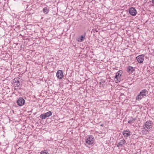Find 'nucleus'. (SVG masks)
Wrapping results in <instances>:
<instances>
[{
  "instance_id": "obj_23",
  "label": "nucleus",
  "mask_w": 154,
  "mask_h": 154,
  "mask_svg": "<svg viewBox=\"0 0 154 154\" xmlns=\"http://www.w3.org/2000/svg\"><path fill=\"white\" fill-rule=\"evenodd\" d=\"M21 47V48H22V46H21V47Z\"/></svg>"
},
{
  "instance_id": "obj_10",
  "label": "nucleus",
  "mask_w": 154,
  "mask_h": 154,
  "mask_svg": "<svg viewBox=\"0 0 154 154\" xmlns=\"http://www.w3.org/2000/svg\"><path fill=\"white\" fill-rule=\"evenodd\" d=\"M86 33L85 32L84 35H82L77 39V40L79 42H82L85 39Z\"/></svg>"
},
{
  "instance_id": "obj_2",
  "label": "nucleus",
  "mask_w": 154,
  "mask_h": 154,
  "mask_svg": "<svg viewBox=\"0 0 154 154\" xmlns=\"http://www.w3.org/2000/svg\"><path fill=\"white\" fill-rule=\"evenodd\" d=\"M152 122L151 121H147L145 125L143 126V128L146 131H148L152 127Z\"/></svg>"
},
{
  "instance_id": "obj_8",
  "label": "nucleus",
  "mask_w": 154,
  "mask_h": 154,
  "mask_svg": "<svg viewBox=\"0 0 154 154\" xmlns=\"http://www.w3.org/2000/svg\"><path fill=\"white\" fill-rule=\"evenodd\" d=\"M13 82L14 83V85L15 86V89H18V87L19 86V79L18 78H15L13 81Z\"/></svg>"
},
{
  "instance_id": "obj_14",
  "label": "nucleus",
  "mask_w": 154,
  "mask_h": 154,
  "mask_svg": "<svg viewBox=\"0 0 154 154\" xmlns=\"http://www.w3.org/2000/svg\"><path fill=\"white\" fill-rule=\"evenodd\" d=\"M25 103V100L22 97H20V106H22Z\"/></svg>"
},
{
  "instance_id": "obj_21",
  "label": "nucleus",
  "mask_w": 154,
  "mask_h": 154,
  "mask_svg": "<svg viewBox=\"0 0 154 154\" xmlns=\"http://www.w3.org/2000/svg\"><path fill=\"white\" fill-rule=\"evenodd\" d=\"M152 3L154 4V0H152Z\"/></svg>"
},
{
  "instance_id": "obj_13",
  "label": "nucleus",
  "mask_w": 154,
  "mask_h": 154,
  "mask_svg": "<svg viewBox=\"0 0 154 154\" xmlns=\"http://www.w3.org/2000/svg\"><path fill=\"white\" fill-rule=\"evenodd\" d=\"M134 71L133 67L129 66L128 67L127 71L130 73H131Z\"/></svg>"
},
{
  "instance_id": "obj_1",
  "label": "nucleus",
  "mask_w": 154,
  "mask_h": 154,
  "mask_svg": "<svg viewBox=\"0 0 154 154\" xmlns=\"http://www.w3.org/2000/svg\"><path fill=\"white\" fill-rule=\"evenodd\" d=\"M148 91L146 89L142 90L138 95L136 97V100H140L143 98L146 97L148 94Z\"/></svg>"
},
{
  "instance_id": "obj_18",
  "label": "nucleus",
  "mask_w": 154,
  "mask_h": 154,
  "mask_svg": "<svg viewBox=\"0 0 154 154\" xmlns=\"http://www.w3.org/2000/svg\"><path fill=\"white\" fill-rule=\"evenodd\" d=\"M98 31V30L96 29H94L92 30V32H97Z\"/></svg>"
},
{
  "instance_id": "obj_19",
  "label": "nucleus",
  "mask_w": 154,
  "mask_h": 154,
  "mask_svg": "<svg viewBox=\"0 0 154 154\" xmlns=\"http://www.w3.org/2000/svg\"><path fill=\"white\" fill-rule=\"evenodd\" d=\"M26 128V127L24 125H23V126H22L21 128V129L22 130H25V128Z\"/></svg>"
},
{
  "instance_id": "obj_7",
  "label": "nucleus",
  "mask_w": 154,
  "mask_h": 154,
  "mask_svg": "<svg viewBox=\"0 0 154 154\" xmlns=\"http://www.w3.org/2000/svg\"><path fill=\"white\" fill-rule=\"evenodd\" d=\"M129 14L133 16H135L137 13V11L136 9L133 7L130 8L129 10Z\"/></svg>"
},
{
  "instance_id": "obj_4",
  "label": "nucleus",
  "mask_w": 154,
  "mask_h": 154,
  "mask_svg": "<svg viewBox=\"0 0 154 154\" xmlns=\"http://www.w3.org/2000/svg\"><path fill=\"white\" fill-rule=\"evenodd\" d=\"M52 114V112L51 111H49L45 113L41 114L39 117L42 119H45L47 117L51 116Z\"/></svg>"
},
{
  "instance_id": "obj_15",
  "label": "nucleus",
  "mask_w": 154,
  "mask_h": 154,
  "mask_svg": "<svg viewBox=\"0 0 154 154\" xmlns=\"http://www.w3.org/2000/svg\"><path fill=\"white\" fill-rule=\"evenodd\" d=\"M136 118H133L132 117H130V120H129L128 123L130 124H131L134 122V121L136 120Z\"/></svg>"
},
{
  "instance_id": "obj_11",
  "label": "nucleus",
  "mask_w": 154,
  "mask_h": 154,
  "mask_svg": "<svg viewBox=\"0 0 154 154\" xmlns=\"http://www.w3.org/2000/svg\"><path fill=\"white\" fill-rule=\"evenodd\" d=\"M122 134L124 136L126 137H128V136H130L131 135L130 132L129 130H128L124 131L122 132Z\"/></svg>"
},
{
  "instance_id": "obj_20",
  "label": "nucleus",
  "mask_w": 154,
  "mask_h": 154,
  "mask_svg": "<svg viewBox=\"0 0 154 154\" xmlns=\"http://www.w3.org/2000/svg\"><path fill=\"white\" fill-rule=\"evenodd\" d=\"M17 103L18 106H19V99H18L17 101Z\"/></svg>"
},
{
  "instance_id": "obj_17",
  "label": "nucleus",
  "mask_w": 154,
  "mask_h": 154,
  "mask_svg": "<svg viewBox=\"0 0 154 154\" xmlns=\"http://www.w3.org/2000/svg\"><path fill=\"white\" fill-rule=\"evenodd\" d=\"M40 154H48V152L47 151L45 150L42 151L41 152Z\"/></svg>"
},
{
  "instance_id": "obj_22",
  "label": "nucleus",
  "mask_w": 154,
  "mask_h": 154,
  "mask_svg": "<svg viewBox=\"0 0 154 154\" xmlns=\"http://www.w3.org/2000/svg\"><path fill=\"white\" fill-rule=\"evenodd\" d=\"M20 134H21V133H21V132H20Z\"/></svg>"
},
{
  "instance_id": "obj_9",
  "label": "nucleus",
  "mask_w": 154,
  "mask_h": 154,
  "mask_svg": "<svg viewBox=\"0 0 154 154\" xmlns=\"http://www.w3.org/2000/svg\"><path fill=\"white\" fill-rule=\"evenodd\" d=\"M56 76L59 79H62L63 77V72L62 70H59L57 72Z\"/></svg>"
},
{
  "instance_id": "obj_12",
  "label": "nucleus",
  "mask_w": 154,
  "mask_h": 154,
  "mask_svg": "<svg viewBox=\"0 0 154 154\" xmlns=\"http://www.w3.org/2000/svg\"><path fill=\"white\" fill-rule=\"evenodd\" d=\"M125 140L123 139L121 140L120 142L117 145V147H120V146H122L125 144Z\"/></svg>"
},
{
  "instance_id": "obj_16",
  "label": "nucleus",
  "mask_w": 154,
  "mask_h": 154,
  "mask_svg": "<svg viewBox=\"0 0 154 154\" xmlns=\"http://www.w3.org/2000/svg\"><path fill=\"white\" fill-rule=\"evenodd\" d=\"M43 11L45 14H47L48 12L49 11V8H47L46 7L44 8L43 9Z\"/></svg>"
},
{
  "instance_id": "obj_3",
  "label": "nucleus",
  "mask_w": 154,
  "mask_h": 154,
  "mask_svg": "<svg viewBox=\"0 0 154 154\" xmlns=\"http://www.w3.org/2000/svg\"><path fill=\"white\" fill-rule=\"evenodd\" d=\"M122 73V70L119 71L116 73L115 76V81L117 83L118 82H120L121 80V75Z\"/></svg>"
},
{
  "instance_id": "obj_6",
  "label": "nucleus",
  "mask_w": 154,
  "mask_h": 154,
  "mask_svg": "<svg viewBox=\"0 0 154 154\" xmlns=\"http://www.w3.org/2000/svg\"><path fill=\"white\" fill-rule=\"evenodd\" d=\"M144 56V54H142L137 57L136 59L138 62L141 63L143 61Z\"/></svg>"
},
{
  "instance_id": "obj_5",
  "label": "nucleus",
  "mask_w": 154,
  "mask_h": 154,
  "mask_svg": "<svg viewBox=\"0 0 154 154\" xmlns=\"http://www.w3.org/2000/svg\"><path fill=\"white\" fill-rule=\"evenodd\" d=\"M93 138L92 136L88 137L86 140V143L89 145H92L94 143Z\"/></svg>"
}]
</instances>
